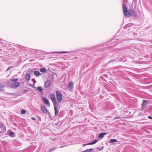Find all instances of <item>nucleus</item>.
<instances>
[{
    "instance_id": "f257e3e1",
    "label": "nucleus",
    "mask_w": 152,
    "mask_h": 152,
    "mask_svg": "<svg viewBox=\"0 0 152 152\" xmlns=\"http://www.w3.org/2000/svg\"><path fill=\"white\" fill-rule=\"evenodd\" d=\"M56 96L57 98V102L58 103H60L61 102L63 96L61 93L59 91H57L56 92Z\"/></svg>"
},
{
    "instance_id": "f03ea898",
    "label": "nucleus",
    "mask_w": 152,
    "mask_h": 152,
    "mask_svg": "<svg viewBox=\"0 0 152 152\" xmlns=\"http://www.w3.org/2000/svg\"><path fill=\"white\" fill-rule=\"evenodd\" d=\"M123 10L124 14L126 16L129 17L131 16L130 13L127 10V8L124 4L122 5Z\"/></svg>"
},
{
    "instance_id": "7ed1b4c3",
    "label": "nucleus",
    "mask_w": 152,
    "mask_h": 152,
    "mask_svg": "<svg viewBox=\"0 0 152 152\" xmlns=\"http://www.w3.org/2000/svg\"><path fill=\"white\" fill-rule=\"evenodd\" d=\"M49 96L54 105L57 104L56 102V98L54 94H49Z\"/></svg>"
},
{
    "instance_id": "20e7f679",
    "label": "nucleus",
    "mask_w": 152,
    "mask_h": 152,
    "mask_svg": "<svg viewBox=\"0 0 152 152\" xmlns=\"http://www.w3.org/2000/svg\"><path fill=\"white\" fill-rule=\"evenodd\" d=\"M6 129L5 126L2 124L0 123V134L6 132Z\"/></svg>"
},
{
    "instance_id": "39448f33",
    "label": "nucleus",
    "mask_w": 152,
    "mask_h": 152,
    "mask_svg": "<svg viewBox=\"0 0 152 152\" xmlns=\"http://www.w3.org/2000/svg\"><path fill=\"white\" fill-rule=\"evenodd\" d=\"M42 100L44 104L47 105L49 107L50 106V104L49 101L45 97H43L42 98Z\"/></svg>"
},
{
    "instance_id": "423d86ee",
    "label": "nucleus",
    "mask_w": 152,
    "mask_h": 152,
    "mask_svg": "<svg viewBox=\"0 0 152 152\" xmlns=\"http://www.w3.org/2000/svg\"><path fill=\"white\" fill-rule=\"evenodd\" d=\"M20 85L19 83L18 82H16L11 83V87L13 88H15L18 87Z\"/></svg>"
},
{
    "instance_id": "0eeeda50",
    "label": "nucleus",
    "mask_w": 152,
    "mask_h": 152,
    "mask_svg": "<svg viewBox=\"0 0 152 152\" xmlns=\"http://www.w3.org/2000/svg\"><path fill=\"white\" fill-rule=\"evenodd\" d=\"M55 116H56L58 115V104L54 105Z\"/></svg>"
},
{
    "instance_id": "6e6552de",
    "label": "nucleus",
    "mask_w": 152,
    "mask_h": 152,
    "mask_svg": "<svg viewBox=\"0 0 152 152\" xmlns=\"http://www.w3.org/2000/svg\"><path fill=\"white\" fill-rule=\"evenodd\" d=\"M51 84V81L50 80H46L44 83V85L45 88L49 87Z\"/></svg>"
},
{
    "instance_id": "1a4fd4ad",
    "label": "nucleus",
    "mask_w": 152,
    "mask_h": 152,
    "mask_svg": "<svg viewBox=\"0 0 152 152\" xmlns=\"http://www.w3.org/2000/svg\"><path fill=\"white\" fill-rule=\"evenodd\" d=\"M130 13L131 15L135 17L136 16V14L135 12L131 9H130L129 10Z\"/></svg>"
},
{
    "instance_id": "9d476101",
    "label": "nucleus",
    "mask_w": 152,
    "mask_h": 152,
    "mask_svg": "<svg viewBox=\"0 0 152 152\" xmlns=\"http://www.w3.org/2000/svg\"><path fill=\"white\" fill-rule=\"evenodd\" d=\"M41 109L42 111L45 113H46L47 112V110L46 108L43 107V106H42L41 107Z\"/></svg>"
},
{
    "instance_id": "9b49d317",
    "label": "nucleus",
    "mask_w": 152,
    "mask_h": 152,
    "mask_svg": "<svg viewBox=\"0 0 152 152\" xmlns=\"http://www.w3.org/2000/svg\"><path fill=\"white\" fill-rule=\"evenodd\" d=\"M26 80L27 81L29 80L30 78V75L29 74H27L25 76Z\"/></svg>"
},
{
    "instance_id": "f8f14e48",
    "label": "nucleus",
    "mask_w": 152,
    "mask_h": 152,
    "mask_svg": "<svg viewBox=\"0 0 152 152\" xmlns=\"http://www.w3.org/2000/svg\"><path fill=\"white\" fill-rule=\"evenodd\" d=\"M107 134V133H101L99 134V138L103 137L104 136V135Z\"/></svg>"
},
{
    "instance_id": "ddd939ff",
    "label": "nucleus",
    "mask_w": 152,
    "mask_h": 152,
    "mask_svg": "<svg viewBox=\"0 0 152 152\" xmlns=\"http://www.w3.org/2000/svg\"><path fill=\"white\" fill-rule=\"evenodd\" d=\"M68 86L71 88H73V84L72 81H70L69 85Z\"/></svg>"
},
{
    "instance_id": "4468645a",
    "label": "nucleus",
    "mask_w": 152,
    "mask_h": 152,
    "mask_svg": "<svg viewBox=\"0 0 152 152\" xmlns=\"http://www.w3.org/2000/svg\"><path fill=\"white\" fill-rule=\"evenodd\" d=\"M98 141V140L96 139L92 142L88 143L87 145H92L96 143Z\"/></svg>"
},
{
    "instance_id": "2eb2a0df",
    "label": "nucleus",
    "mask_w": 152,
    "mask_h": 152,
    "mask_svg": "<svg viewBox=\"0 0 152 152\" xmlns=\"http://www.w3.org/2000/svg\"><path fill=\"white\" fill-rule=\"evenodd\" d=\"M4 88L5 86H4L2 85H0V91H4Z\"/></svg>"
},
{
    "instance_id": "dca6fc26",
    "label": "nucleus",
    "mask_w": 152,
    "mask_h": 152,
    "mask_svg": "<svg viewBox=\"0 0 152 152\" xmlns=\"http://www.w3.org/2000/svg\"><path fill=\"white\" fill-rule=\"evenodd\" d=\"M38 91H39L42 92H43V89L41 86H39L37 88Z\"/></svg>"
},
{
    "instance_id": "f3484780",
    "label": "nucleus",
    "mask_w": 152,
    "mask_h": 152,
    "mask_svg": "<svg viewBox=\"0 0 152 152\" xmlns=\"http://www.w3.org/2000/svg\"><path fill=\"white\" fill-rule=\"evenodd\" d=\"M46 71V69L45 68H42L40 69V72H45Z\"/></svg>"
},
{
    "instance_id": "a211bd4d",
    "label": "nucleus",
    "mask_w": 152,
    "mask_h": 152,
    "mask_svg": "<svg viewBox=\"0 0 152 152\" xmlns=\"http://www.w3.org/2000/svg\"><path fill=\"white\" fill-rule=\"evenodd\" d=\"M117 140L115 139H111L109 142L110 143H113L115 142H117Z\"/></svg>"
},
{
    "instance_id": "6ab92c4d",
    "label": "nucleus",
    "mask_w": 152,
    "mask_h": 152,
    "mask_svg": "<svg viewBox=\"0 0 152 152\" xmlns=\"http://www.w3.org/2000/svg\"><path fill=\"white\" fill-rule=\"evenodd\" d=\"M34 73V74L37 76H39L40 75V72L38 71H35Z\"/></svg>"
},
{
    "instance_id": "aec40b11",
    "label": "nucleus",
    "mask_w": 152,
    "mask_h": 152,
    "mask_svg": "<svg viewBox=\"0 0 152 152\" xmlns=\"http://www.w3.org/2000/svg\"><path fill=\"white\" fill-rule=\"evenodd\" d=\"M93 150V149L92 148L87 149L86 150V152H91Z\"/></svg>"
},
{
    "instance_id": "412c9836",
    "label": "nucleus",
    "mask_w": 152,
    "mask_h": 152,
    "mask_svg": "<svg viewBox=\"0 0 152 152\" xmlns=\"http://www.w3.org/2000/svg\"><path fill=\"white\" fill-rule=\"evenodd\" d=\"M147 103V101L145 100H144L143 101V102L142 104V105H144L145 104Z\"/></svg>"
},
{
    "instance_id": "4be33fe9",
    "label": "nucleus",
    "mask_w": 152,
    "mask_h": 152,
    "mask_svg": "<svg viewBox=\"0 0 152 152\" xmlns=\"http://www.w3.org/2000/svg\"><path fill=\"white\" fill-rule=\"evenodd\" d=\"M18 79L17 78H15L12 80H11L12 81L16 82L18 81Z\"/></svg>"
},
{
    "instance_id": "5701e85b",
    "label": "nucleus",
    "mask_w": 152,
    "mask_h": 152,
    "mask_svg": "<svg viewBox=\"0 0 152 152\" xmlns=\"http://www.w3.org/2000/svg\"><path fill=\"white\" fill-rule=\"evenodd\" d=\"M26 113V111L25 110H21V113L22 114H24Z\"/></svg>"
},
{
    "instance_id": "b1692460",
    "label": "nucleus",
    "mask_w": 152,
    "mask_h": 152,
    "mask_svg": "<svg viewBox=\"0 0 152 152\" xmlns=\"http://www.w3.org/2000/svg\"><path fill=\"white\" fill-rule=\"evenodd\" d=\"M67 52L66 51H63V52H56V53H67Z\"/></svg>"
},
{
    "instance_id": "393cba45",
    "label": "nucleus",
    "mask_w": 152,
    "mask_h": 152,
    "mask_svg": "<svg viewBox=\"0 0 152 152\" xmlns=\"http://www.w3.org/2000/svg\"><path fill=\"white\" fill-rule=\"evenodd\" d=\"M12 66H10V67H9L7 69V71H8V70H10V68H12Z\"/></svg>"
},
{
    "instance_id": "a878e982",
    "label": "nucleus",
    "mask_w": 152,
    "mask_h": 152,
    "mask_svg": "<svg viewBox=\"0 0 152 152\" xmlns=\"http://www.w3.org/2000/svg\"><path fill=\"white\" fill-rule=\"evenodd\" d=\"M148 118L152 119V117L151 116H148Z\"/></svg>"
},
{
    "instance_id": "bb28decb",
    "label": "nucleus",
    "mask_w": 152,
    "mask_h": 152,
    "mask_svg": "<svg viewBox=\"0 0 152 152\" xmlns=\"http://www.w3.org/2000/svg\"><path fill=\"white\" fill-rule=\"evenodd\" d=\"M27 91V90H25L23 92V93L25 92H26Z\"/></svg>"
},
{
    "instance_id": "cd10ccee",
    "label": "nucleus",
    "mask_w": 152,
    "mask_h": 152,
    "mask_svg": "<svg viewBox=\"0 0 152 152\" xmlns=\"http://www.w3.org/2000/svg\"><path fill=\"white\" fill-rule=\"evenodd\" d=\"M10 135H13L14 134V133L13 132H11L10 133Z\"/></svg>"
},
{
    "instance_id": "c85d7f7f",
    "label": "nucleus",
    "mask_w": 152,
    "mask_h": 152,
    "mask_svg": "<svg viewBox=\"0 0 152 152\" xmlns=\"http://www.w3.org/2000/svg\"><path fill=\"white\" fill-rule=\"evenodd\" d=\"M87 144H84L83 145V146H86V145H87Z\"/></svg>"
},
{
    "instance_id": "c756f323",
    "label": "nucleus",
    "mask_w": 152,
    "mask_h": 152,
    "mask_svg": "<svg viewBox=\"0 0 152 152\" xmlns=\"http://www.w3.org/2000/svg\"><path fill=\"white\" fill-rule=\"evenodd\" d=\"M32 118L34 120H35L36 119V118L34 117H32Z\"/></svg>"
},
{
    "instance_id": "7c9ffc66",
    "label": "nucleus",
    "mask_w": 152,
    "mask_h": 152,
    "mask_svg": "<svg viewBox=\"0 0 152 152\" xmlns=\"http://www.w3.org/2000/svg\"><path fill=\"white\" fill-rule=\"evenodd\" d=\"M119 118V117H116V118Z\"/></svg>"
},
{
    "instance_id": "2f4dec72",
    "label": "nucleus",
    "mask_w": 152,
    "mask_h": 152,
    "mask_svg": "<svg viewBox=\"0 0 152 152\" xmlns=\"http://www.w3.org/2000/svg\"><path fill=\"white\" fill-rule=\"evenodd\" d=\"M86 150L84 151H82V152H86Z\"/></svg>"
}]
</instances>
